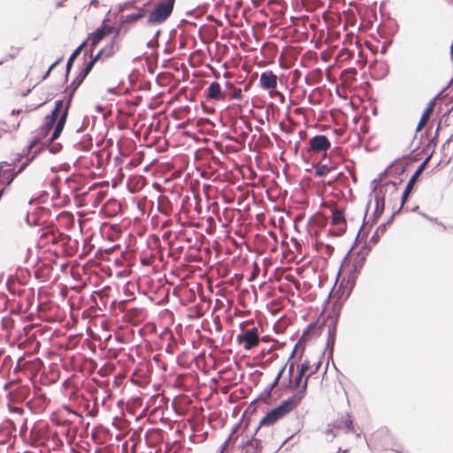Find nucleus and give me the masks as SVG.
I'll return each mask as SVG.
<instances>
[{
    "label": "nucleus",
    "instance_id": "nucleus-1",
    "mask_svg": "<svg viewBox=\"0 0 453 453\" xmlns=\"http://www.w3.org/2000/svg\"><path fill=\"white\" fill-rule=\"evenodd\" d=\"M175 0H163L155 5L146 20V25L154 26L164 23L173 13Z\"/></svg>",
    "mask_w": 453,
    "mask_h": 453
},
{
    "label": "nucleus",
    "instance_id": "nucleus-2",
    "mask_svg": "<svg viewBox=\"0 0 453 453\" xmlns=\"http://www.w3.org/2000/svg\"><path fill=\"white\" fill-rule=\"evenodd\" d=\"M72 106V101L70 100V96H63L54 102V107L44 117V120H46L47 124H55L58 119H63V122H67L69 111Z\"/></svg>",
    "mask_w": 453,
    "mask_h": 453
},
{
    "label": "nucleus",
    "instance_id": "nucleus-3",
    "mask_svg": "<svg viewBox=\"0 0 453 453\" xmlns=\"http://www.w3.org/2000/svg\"><path fill=\"white\" fill-rule=\"evenodd\" d=\"M120 29L121 26L115 27L102 24L100 27H96L93 32L88 34V37L85 39L87 40V42L89 41L88 50L94 51L104 37H105L111 33H114L115 35L119 34Z\"/></svg>",
    "mask_w": 453,
    "mask_h": 453
},
{
    "label": "nucleus",
    "instance_id": "nucleus-4",
    "mask_svg": "<svg viewBox=\"0 0 453 453\" xmlns=\"http://www.w3.org/2000/svg\"><path fill=\"white\" fill-rule=\"evenodd\" d=\"M331 147V142L325 134H316L309 140L308 146L302 150L301 156L307 162V155L311 151L326 152Z\"/></svg>",
    "mask_w": 453,
    "mask_h": 453
},
{
    "label": "nucleus",
    "instance_id": "nucleus-5",
    "mask_svg": "<svg viewBox=\"0 0 453 453\" xmlns=\"http://www.w3.org/2000/svg\"><path fill=\"white\" fill-rule=\"evenodd\" d=\"M331 224L335 227V230H328L327 235L341 236L345 234L347 226L343 208H336L331 211Z\"/></svg>",
    "mask_w": 453,
    "mask_h": 453
},
{
    "label": "nucleus",
    "instance_id": "nucleus-6",
    "mask_svg": "<svg viewBox=\"0 0 453 453\" xmlns=\"http://www.w3.org/2000/svg\"><path fill=\"white\" fill-rule=\"evenodd\" d=\"M48 403L46 395L40 388H35L34 396L27 402V407L34 413H42Z\"/></svg>",
    "mask_w": 453,
    "mask_h": 453
},
{
    "label": "nucleus",
    "instance_id": "nucleus-7",
    "mask_svg": "<svg viewBox=\"0 0 453 453\" xmlns=\"http://www.w3.org/2000/svg\"><path fill=\"white\" fill-rule=\"evenodd\" d=\"M236 341L239 343H243V348L245 350H250L252 348L257 346L259 343L257 328L254 326L239 334L236 337Z\"/></svg>",
    "mask_w": 453,
    "mask_h": 453
},
{
    "label": "nucleus",
    "instance_id": "nucleus-8",
    "mask_svg": "<svg viewBox=\"0 0 453 453\" xmlns=\"http://www.w3.org/2000/svg\"><path fill=\"white\" fill-rule=\"evenodd\" d=\"M337 319H332L330 323L327 326V339H326V349H327V362H329L330 359H333L334 355V344L336 342V335H337ZM328 363H326V369H327ZM326 372V370H325L324 373Z\"/></svg>",
    "mask_w": 453,
    "mask_h": 453
},
{
    "label": "nucleus",
    "instance_id": "nucleus-9",
    "mask_svg": "<svg viewBox=\"0 0 453 453\" xmlns=\"http://www.w3.org/2000/svg\"><path fill=\"white\" fill-rule=\"evenodd\" d=\"M343 286L342 284L339 285V288L334 293V298L335 299L331 306V311L328 313L326 319H337V322H339L340 315L342 308L347 299H343Z\"/></svg>",
    "mask_w": 453,
    "mask_h": 453
},
{
    "label": "nucleus",
    "instance_id": "nucleus-10",
    "mask_svg": "<svg viewBox=\"0 0 453 453\" xmlns=\"http://www.w3.org/2000/svg\"><path fill=\"white\" fill-rule=\"evenodd\" d=\"M372 203V198H369V200L366 203L365 210V216L363 220V228L364 229H370L377 224L379 219L381 217V215L384 213L385 208H382L380 205H374V210L372 214L371 215L370 219L368 220H365L366 216L368 214V211L370 210Z\"/></svg>",
    "mask_w": 453,
    "mask_h": 453
},
{
    "label": "nucleus",
    "instance_id": "nucleus-11",
    "mask_svg": "<svg viewBox=\"0 0 453 453\" xmlns=\"http://www.w3.org/2000/svg\"><path fill=\"white\" fill-rule=\"evenodd\" d=\"M370 234V229H364L363 226L359 228L357 234L355 238L354 243L351 247V250L357 244L358 242L365 241V243L360 248V250L357 251V253L364 255L365 257H368L370 251L372 250L374 244L372 242H370V240L367 241V237Z\"/></svg>",
    "mask_w": 453,
    "mask_h": 453
},
{
    "label": "nucleus",
    "instance_id": "nucleus-12",
    "mask_svg": "<svg viewBox=\"0 0 453 453\" xmlns=\"http://www.w3.org/2000/svg\"><path fill=\"white\" fill-rule=\"evenodd\" d=\"M285 416L280 412V409L275 406L274 408L269 410L265 415L260 419L258 425L257 426V431L263 426H271L277 423L280 419L283 418Z\"/></svg>",
    "mask_w": 453,
    "mask_h": 453
},
{
    "label": "nucleus",
    "instance_id": "nucleus-13",
    "mask_svg": "<svg viewBox=\"0 0 453 453\" xmlns=\"http://www.w3.org/2000/svg\"><path fill=\"white\" fill-rule=\"evenodd\" d=\"M326 319H324L321 323L318 321L311 322L303 330L299 342H308L313 337H318L321 334L325 326Z\"/></svg>",
    "mask_w": 453,
    "mask_h": 453
},
{
    "label": "nucleus",
    "instance_id": "nucleus-14",
    "mask_svg": "<svg viewBox=\"0 0 453 453\" xmlns=\"http://www.w3.org/2000/svg\"><path fill=\"white\" fill-rule=\"evenodd\" d=\"M12 167L7 161L0 162V186L9 189L11 184L16 179L15 173H12Z\"/></svg>",
    "mask_w": 453,
    "mask_h": 453
},
{
    "label": "nucleus",
    "instance_id": "nucleus-15",
    "mask_svg": "<svg viewBox=\"0 0 453 453\" xmlns=\"http://www.w3.org/2000/svg\"><path fill=\"white\" fill-rule=\"evenodd\" d=\"M277 75L271 70L261 73L259 77V87L264 90L273 89L277 87Z\"/></svg>",
    "mask_w": 453,
    "mask_h": 453
},
{
    "label": "nucleus",
    "instance_id": "nucleus-16",
    "mask_svg": "<svg viewBox=\"0 0 453 453\" xmlns=\"http://www.w3.org/2000/svg\"><path fill=\"white\" fill-rule=\"evenodd\" d=\"M302 399L296 395L293 394L291 396L287 399L282 400L277 407L280 409V412L284 416L288 415L291 411L296 408L301 403Z\"/></svg>",
    "mask_w": 453,
    "mask_h": 453
},
{
    "label": "nucleus",
    "instance_id": "nucleus-17",
    "mask_svg": "<svg viewBox=\"0 0 453 453\" xmlns=\"http://www.w3.org/2000/svg\"><path fill=\"white\" fill-rule=\"evenodd\" d=\"M423 173L421 167H417V169L414 171L411 178L409 179L403 193L401 196V203H400V209H403L405 203L408 200L409 195L411 193L413 189L414 183L418 177Z\"/></svg>",
    "mask_w": 453,
    "mask_h": 453
},
{
    "label": "nucleus",
    "instance_id": "nucleus-18",
    "mask_svg": "<svg viewBox=\"0 0 453 453\" xmlns=\"http://www.w3.org/2000/svg\"><path fill=\"white\" fill-rule=\"evenodd\" d=\"M204 96L207 101L220 100L224 98L225 93L222 91L221 86L218 81H212L204 90Z\"/></svg>",
    "mask_w": 453,
    "mask_h": 453
},
{
    "label": "nucleus",
    "instance_id": "nucleus-19",
    "mask_svg": "<svg viewBox=\"0 0 453 453\" xmlns=\"http://www.w3.org/2000/svg\"><path fill=\"white\" fill-rule=\"evenodd\" d=\"M332 426L334 428L344 430L345 434L356 433L353 425V419L349 413H347L346 416H342L341 418H337L332 424Z\"/></svg>",
    "mask_w": 453,
    "mask_h": 453
},
{
    "label": "nucleus",
    "instance_id": "nucleus-20",
    "mask_svg": "<svg viewBox=\"0 0 453 453\" xmlns=\"http://www.w3.org/2000/svg\"><path fill=\"white\" fill-rule=\"evenodd\" d=\"M358 278V275L351 273V272H349L348 273V275L346 277H343L342 282L340 284H342L343 286V296L342 298L343 299H348L349 297V296L351 295L355 286H356V283H357V280Z\"/></svg>",
    "mask_w": 453,
    "mask_h": 453
},
{
    "label": "nucleus",
    "instance_id": "nucleus-21",
    "mask_svg": "<svg viewBox=\"0 0 453 453\" xmlns=\"http://www.w3.org/2000/svg\"><path fill=\"white\" fill-rule=\"evenodd\" d=\"M401 210L402 209H400V207H399L396 211H395L391 214V216L389 217V219L386 222L380 224L377 227V229L375 230V232L373 233V234L370 238V242H372V244H377L379 242L381 235L386 232L387 226L388 225H390L394 221L395 217L400 212Z\"/></svg>",
    "mask_w": 453,
    "mask_h": 453
},
{
    "label": "nucleus",
    "instance_id": "nucleus-22",
    "mask_svg": "<svg viewBox=\"0 0 453 453\" xmlns=\"http://www.w3.org/2000/svg\"><path fill=\"white\" fill-rule=\"evenodd\" d=\"M86 45L87 40H84L69 56L65 65V82H67L73 64Z\"/></svg>",
    "mask_w": 453,
    "mask_h": 453
},
{
    "label": "nucleus",
    "instance_id": "nucleus-23",
    "mask_svg": "<svg viewBox=\"0 0 453 453\" xmlns=\"http://www.w3.org/2000/svg\"><path fill=\"white\" fill-rule=\"evenodd\" d=\"M150 4V2L148 1V2L144 3L142 7H137L136 6V8H134V9L137 12H134V13L127 14L125 17H122L121 24L123 25L124 23L135 22L138 19L145 17V15L147 14L146 7L149 6Z\"/></svg>",
    "mask_w": 453,
    "mask_h": 453
},
{
    "label": "nucleus",
    "instance_id": "nucleus-24",
    "mask_svg": "<svg viewBox=\"0 0 453 453\" xmlns=\"http://www.w3.org/2000/svg\"><path fill=\"white\" fill-rule=\"evenodd\" d=\"M258 431L255 429L250 438L246 440L248 444L247 449L243 450V453H260L263 449L262 441L256 438Z\"/></svg>",
    "mask_w": 453,
    "mask_h": 453
},
{
    "label": "nucleus",
    "instance_id": "nucleus-25",
    "mask_svg": "<svg viewBox=\"0 0 453 453\" xmlns=\"http://www.w3.org/2000/svg\"><path fill=\"white\" fill-rule=\"evenodd\" d=\"M85 79L86 77L84 75L81 76V73H79L78 75L70 83V85L64 89V93H65V96H70V100L73 102L76 90L82 84Z\"/></svg>",
    "mask_w": 453,
    "mask_h": 453
},
{
    "label": "nucleus",
    "instance_id": "nucleus-26",
    "mask_svg": "<svg viewBox=\"0 0 453 453\" xmlns=\"http://www.w3.org/2000/svg\"><path fill=\"white\" fill-rule=\"evenodd\" d=\"M118 37L119 34L114 35L111 41L104 47L102 48L105 58H110L113 57V55L119 50V46L117 42Z\"/></svg>",
    "mask_w": 453,
    "mask_h": 453
},
{
    "label": "nucleus",
    "instance_id": "nucleus-27",
    "mask_svg": "<svg viewBox=\"0 0 453 453\" xmlns=\"http://www.w3.org/2000/svg\"><path fill=\"white\" fill-rule=\"evenodd\" d=\"M66 122H63V119H58L57 122L54 124L52 127V133L50 135V137L46 140L47 144L52 143L53 142L57 141L61 134L63 133V130L65 127Z\"/></svg>",
    "mask_w": 453,
    "mask_h": 453
},
{
    "label": "nucleus",
    "instance_id": "nucleus-28",
    "mask_svg": "<svg viewBox=\"0 0 453 453\" xmlns=\"http://www.w3.org/2000/svg\"><path fill=\"white\" fill-rule=\"evenodd\" d=\"M63 150V144L61 142H58L57 141L52 143L47 144V141L42 142L40 146L36 149L39 150V153L48 150L50 154H58Z\"/></svg>",
    "mask_w": 453,
    "mask_h": 453
},
{
    "label": "nucleus",
    "instance_id": "nucleus-29",
    "mask_svg": "<svg viewBox=\"0 0 453 453\" xmlns=\"http://www.w3.org/2000/svg\"><path fill=\"white\" fill-rule=\"evenodd\" d=\"M93 52L94 51L89 50L87 49L85 50L84 54H83V57H82L83 66H82V68L80 71V73H81V76L84 75L85 77H87L89 74V73L92 71V69L94 68V66L96 65L93 62V60H91L90 58H89V60H88V56H91Z\"/></svg>",
    "mask_w": 453,
    "mask_h": 453
},
{
    "label": "nucleus",
    "instance_id": "nucleus-30",
    "mask_svg": "<svg viewBox=\"0 0 453 453\" xmlns=\"http://www.w3.org/2000/svg\"><path fill=\"white\" fill-rule=\"evenodd\" d=\"M53 126L54 125L50 123L47 124L46 120L43 119L42 125L38 127V129H36L35 135L42 141V142L43 140L49 137Z\"/></svg>",
    "mask_w": 453,
    "mask_h": 453
},
{
    "label": "nucleus",
    "instance_id": "nucleus-31",
    "mask_svg": "<svg viewBox=\"0 0 453 453\" xmlns=\"http://www.w3.org/2000/svg\"><path fill=\"white\" fill-rule=\"evenodd\" d=\"M388 190L386 186L381 187V188L378 189L376 192L370 193V198L373 197L376 205H380L382 208H385V196Z\"/></svg>",
    "mask_w": 453,
    "mask_h": 453
},
{
    "label": "nucleus",
    "instance_id": "nucleus-32",
    "mask_svg": "<svg viewBox=\"0 0 453 453\" xmlns=\"http://www.w3.org/2000/svg\"><path fill=\"white\" fill-rule=\"evenodd\" d=\"M309 379L310 378H307V375H306L304 377V380H302V382L300 383V386H298L296 388V389H297L296 392H295V394H296L302 400L305 397V395L307 394Z\"/></svg>",
    "mask_w": 453,
    "mask_h": 453
},
{
    "label": "nucleus",
    "instance_id": "nucleus-33",
    "mask_svg": "<svg viewBox=\"0 0 453 453\" xmlns=\"http://www.w3.org/2000/svg\"><path fill=\"white\" fill-rule=\"evenodd\" d=\"M275 387L272 386V383H270L259 395L253 401L256 402L257 400L259 401H266L269 399L272 395V392Z\"/></svg>",
    "mask_w": 453,
    "mask_h": 453
},
{
    "label": "nucleus",
    "instance_id": "nucleus-34",
    "mask_svg": "<svg viewBox=\"0 0 453 453\" xmlns=\"http://www.w3.org/2000/svg\"><path fill=\"white\" fill-rule=\"evenodd\" d=\"M435 106V98H432L426 104V108L423 110V112L421 114L422 119H428L430 114L434 111Z\"/></svg>",
    "mask_w": 453,
    "mask_h": 453
},
{
    "label": "nucleus",
    "instance_id": "nucleus-35",
    "mask_svg": "<svg viewBox=\"0 0 453 453\" xmlns=\"http://www.w3.org/2000/svg\"><path fill=\"white\" fill-rule=\"evenodd\" d=\"M12 423L11 421H6L5 423L2 424L0 426V434H3L5 438L9 437L12 433Z\"/></svg>",
    "mask_w": 453,
    "mask_h": 453
},
{
    "label": "nucleus",
    "instance_id": "nucleus-36",
    "mask_svg": "<svg viewBox=\"0 0 453 453\" xmlns=\"http://www.w3.org/2000/svg\"><path fill=\"white\" fill-rule=\"evenodd\" d=\"M288 363H289V359H288L287 363L278 371L274 380L271 382L273 387H276L279 384L280 379L283 376V373H284L286 368L288 367Z\"/></svg>",
    "mask_w": 453,
    "mask_h": 453
},
{
    "label": "nucleus",
    "instance_id": "nucleus-37",
    "mask_svg": "<svg viewBox=\"0 0 453 453\" xmlns=\"http://www.w3.org/2000/svg\"><path fill=\"white\" fill-rule=\"evenodd\" d=\"M63 58L64 57H60L58 58L56 61H54L48 68V70L44 73V74L42 75L41 81H44L45 79H47L50 73V72L55 69L62 61H63Z\"/></svg>",
    "mask_w": 453,
    "mask_h": 453
},
{
    "label": "nucleus",
    "instance_id": "nucleus-38",
    "mask_svg": "<svg viewBox=\"0 0 453 453\" xmlns=\"http://www.w3.org/2000/svg\"><path fill=\"white\" fill-rule=\"evenodd\" d=\"M384 186H385V181H383V180L377 179V178L373 179L371 181V188H372L371 193L376 192L378 189L381 188V187H384Z\"/></svg>",
    "mask_w": 453,
    "mask_h": 453
},
{
    "label": "nucleus",
    "instance_id": "nucleus-39",
    "mask_svg": "<svg viewBox=\"0 0 453 453\" xmlns=\"http://www.w3.org/2000/svg\"><path fill=\"white\" fill-rule=\"evenodd\" d=\"M39 154V150H35L31 156H27L24 161H21L19 165L26 170V168L31 164V162L35 158V157Z\"/></svg>",
    "mask_w": 453,
    "mask_h": 453
},
{
    "label": "nucleus",
    "instance_id": "nucleus-40",
    "mask_svg": "<svg viewBox=\"0 0 453 453\" xmlns=\"http://www.w3.org/2000/svg\"><path fill=\"white\" fill-rule=\"evenodd\" d=\"M39 154V150H35L31 156H27L24 161H21L19 165L26 170V168L31 164V162L35 158V157Z\"/></svg>",
    "mask_w": 453,
    "mask_h": 453
},
{
    "label": "nucleus",
    "instance_id": "nucleus-41",
    "mask_svg": "<svg viewBox=\"0 0 453 453\" xmlns=\"http://www.w3.org/2000/svg\"><path fill=\"white\" fill-rule=\"evenodd\" d=\"M24 153H17L14 155V157L11 159L10 162L7 161L8 165L10 167L17 166L19 163H20L24 158Z\"/></svg>",
    "mask_w": 453,
    "mask_h": 453
},
{
    "label": "nucleus",
    "instance_id": "nucleus-42",
    "mask_svg": "<svg viewBox=\"0 0 453 453\" xmlns=\"http://www.w3.org/2000/svg\"><path fill=\"white\" fill-rule=\"evenodd\" d=\"M139 0H128L123 4H120L119 5V12H122L124 9H134V8H136V5L135 4L138 2Z\"/></svg>",
    "mask_w": 453,
    "mask_h": 453
},
{
    "label": "nucleus",
    "instance_id": "nucleus-43",
    "mask_svg": "<svg viewBox=\"0 0 453 453\" xmlns=\"http://www.w3.org/2000/svg\"><path fill=\"white\" fill-rule=\"evenodd\" d=\"M399 159L395 160L389 166H391V170L395 172V174H402L405 171V167L403 165H400L397 164Z\"/></svg>",
    "mask_w": 453,
    "mask_h": 453
},
{
    "label": "nucleus",
    "instance_id": "nucleus-44",
    "mask_svg": "<svg viewBox=\"0 0 453 453\" xmlns=\"http://www.w3.org/2000/svg\"><path fill=\"white\" fill-rule=\"evenodd\" d=\"M325 351L324 350L320 356V358L318 362H316L314 365H313V368L312 370H311V372L307 374V378H311L312 375H314L316 372H319V368H320V365H321V358L324 357L325 355Z\"/></svg>",
    "mask_w": 453,
    "mask_h": 453
},
{
    "label": "nucleus",
    "instance_id": "nucleus-45",
    "mask_svg": "<svg viewBox=\"0 0 453 453\" xmlns=\"http://www.w3.org/2000/svg\"><path fill=\"white\" fill-rule=\"evenodd\" d=\"M241 423H242V419H240L233 427H232V430H231V433L230 434L228 435V438L232 439L234 441V442L237 440L238 438V435H236L235 434L237 433V431L239 430L240 426H241Z\"/></svg>",
    "mask_w": 453,
    "mask_h": 453
},
{
    "label": "nucleus",
    "instance_id": "nucleus-46",
    "mask_svg": "<svg viewBox=\"0 0 453 453\" xmlns=\"http://www.w3.org/2000/svg\"><path fill=\"white\" fill-rule=\"evenodd\" d=\"M311 367V362L306 359L300 365L297 366L296 371L304 375L305 372H307Z\"/></svg>",
    "mask_w": 453,
    "mask_h": 453
},
{
    "label": "nucleus",
    "instance_id": "nucleus-47",
    "mask_svg": "<svg viewBox=\"0 0 453 453\" xmlns=\"http://www.w3.org/2000/svg\"><path fill=\"white\" fill-rule=\"evenodd\" d=\"M327 173V166L326 165H320L315 170V176L323 177L326 176Z\"/></svg>",
    "mask_w": 453,
    "mask_h": 453
},
{
    "label": "nucleus",
    "instance_id": "nucleus-48",
    "mask_svg": "<svg viewBox=\"0 0 453 453\" xmlns=\"http://www.w3.org/2000/svg\"><path fill=\"white\" fill-rule=\"evenodd\" d=\"M351 250H352L350 249V250L348 251V253L345 255V257H344V258H343V260H342V265H341V266H340V269H339V271H338V273H337V278H336V280H337L339 279V277H340V274H341V273H342V267H343V266H345V265H349L350 261H349V254H350V251H351Z\"/></svg>",
    "mask_w": 453,
    "mask_h": 453
},
{
    "label": "nucleus",
    "instance_id": "nucleus-49",
    "mask_svg": "<svg viewBox=\"0 0 453 453\" xmlns=\"http://www.w3.org/2000/svg\"><path fill=\"white\" fill-rule=\"evenodd\" d=\"M281 387L285 389H291L294 390L295 388L293 386V378L287 377L286 380H283L281 381Z\"/></svg>",
    "mask_w": 453,
    "mask_h": 453
},
{
    "label": "nucleus",
    "instance_id": "nucleus-50",
    "mask_svg": "<svg viewBox=\"0 0 453 453\" xmlns=\"http://www.w3.org/2000/svg\"><path fill=\"white\" fill-rule=\"evenodd\" d=\"M398 185H399V183H397L394 180L385 181V186L388 189V188H392V191H391L390 195L395 194L397 192Z\"/></svg>",
    "mask_w": 453,
    "mask_h": 453
},
{
    "label": "nucleus",
    "instance_id": "nucleus-51",
    "mask_svg": "<svg viewBox=\"0 0 453 453\" xmlns=\"http://www.w3.org/2000/svg\"><path fill=\"white\" fill-rule=\"evenodd\" d=\"M365 260L366 257L364 255L357 252L352 263L364 266Z\"/></svg>",
    "mask_w": 453,
    "mask_h": 453
},
{
    "label": "nucleus",
    "instance_id": "nucleus-52",
    "mask_svg": "<svg viewBox=\"0 0 453 453\" xmlns=\"http://www.w3.org/2000/svg\"><path fill=\"white\" fill-rule=\"evenodd\" d=\"M303 374H302L301 372L296 371V376L295 377L293 376V386H294L295 389H296V388L298 386H300V383L303 380Z\"/></svg>",
    "mask_w": 453,
    "mask_h": 453
},
{
    "label": "nucleus",
    "instance_id": "nucleus-53",
    "mask_svg": "<svg viewBox=\"0 0 453 453\" xmlns=\"http://www.w3.org/2000/svg\"><path fill=\"white\" fill-rule=\"evenodd\" d=\"M446 105H450V107L442 114V118L449 119V114L453 111V96L449 98Z\"/></svg>",
    "mask_w": 453,
    "mask_h": 453
},
{
    "label": "nucleus",
    "instance_id": "nucleus-54",
    "mask_svg": "<svg viewBox=\"0 0 453 453\" xmlns=\"http://www.w3.org/2000/svg\"><path fill=\"white\" fill-rule=\"evenodd\" d=\"M230 97L234 99H241L242 97V89L234 86L233 88V92L231 93Z\"/></svg>",
    "mask_w": 453,
    "mask_h": 453
},
{
    "label": "nucleus",
    "instance_id": "nucleus-55",
    "mask_svg": "<svg viewBox=\"0 0 453 453\" xmlns=\"http://www.w3.org/2000/svg\"><path fill=\"white\" fill-rule=\"evenodd\" d=\"M103 57H104V53L102 49H100L96 54L94 55L93 52L91 56H88V58L93 60L95 64Z\"/></svg>",
    "mask_w": 453,
    "mask_h": 453
},
{
    "label": "nucleus",
    "instance_id": "nucleus-56",
    "mask_svg": "<svg viewBox=\"0 0 453 453\" xmlns=\"http://www.w3.org/2000/svg\"><path fill=\"white\" fill-rule=\"evenodd\" d=\"M434 152V150H433L420 163V165L418 166V167H421L422 168V171H424L428 164V162L430 161L433 154Z\"/></svg>",
    "mask_w": 453,
    "mask_h": 453
},
{
    "label": "nucleus",
    "instance_id": "nucleus-57",
    "mask_svg": "<svg viewBox=\"0 0 453 453\" xmlns=\"http://www.w3.org/2000/svg\"><path fill=\"white\" fill-rule=\"evenodd\" d=\"M439 135L434 134V135L428 141L426 147H433L434 149L437 145Z\"/></svg>",
    "mask_w": 453,
    "mask_h": 453
},
{
    "label": "nucleus",
    "instance_id": "nucleus-58",
    "mask_svg": "<svg viewBox=\"0 0 453 453\" xmlns=\"http://www.w3.org/2000/svg\"><path fill=\"white\" fill-rule=\"evenodd\" d=\"M187 15L193 16L194 18L197 19L203 15V12L200 10H198V8H195L194 10L188 12Z\"/></svg>",
    "mask_w": 453,
    "mask_h": 453
},
{
    "label": "nucleus",
    "instance_id": "nucleus-59",
    "mask_svg": "<svg viewBox=\"0 0 453 453\" xmlns=\"http://www.w3.org/2000/svg\"><path fill=\"white\" fill-rule=\"evenodd\" d=\"M19 50V49H15L14 52L7 54L4 59L0 60V65H2L4 62L7 61L8 58H14L17 56Z\"/></svg>",
    "mask_w": 453,
    "mask_h": 453
},
{
    "label": "nucleus",
    "instance_id": "nucleus-60",
    "mask_svg": "<svg viewBox=\"0 0 453 453\" xmlns=\"http://www.w3.org/2000/svg\"><path fill=\"white\" fill-rule=\"evenodd\" d=\"M362 268H363L362 265L352 263V268L350 269L349 272H351L357 275H359Z\"/></svg>",
    "mask_w": 453,
    "mask_h": 453
},
{
    "label": "nucleus",
    "instance_id": "nucleus-61",
    "mask_svg": "<svg viewBox=\"0 0 453 453\" xmlns=\"http://www.w3.org/2000/svg\"><path fill=\"white\" fill-rule=\"evenodd\" d=\"M362 268H363L362 265L352 263V268L350 269L349 272H351L357 275H359Z\"/></svg>",
    "mask_w": 453,
    "mask_h": 453
},
{
    "label": "nucleus",
    "instance_id": "nucleus-62",
    "mask_svg": "<svg viewBox=\"0 0 453 453\" xmlns=\"http://www.w3.org/2000/svg\"><path fill=\"white\" fill-rule=\"evenodd\" d=\"M295 365H296V363L295 362H291L289 360V363L288 365V377L293 378Z\"/></svg>",
    "mask_w": 453,
    "mask_h": 453
},
{
    "label": "nucleus",
    "instance_id": "nucleus-63",
    "mask_svg": "<svg viewBox=\"0 0 453 453\" xmlns=\"http://www.w3.org/2000/svg\"><path fill=\"white\" fill-rule=\"evenodd\" d=\"M147 47L150 49H155L158 47V42L152 38L147 42Z\"/></svg>",
    "mask_w": 453,
    "mask_h": 453
},
{
    "label": "nucleus",
    "instance_id": "nucleus-64",
    "mask_svg": "<svg viewBox=\"0 0 453 453\" xmlns=\"http://www.w3.org/2000/svg\"><path fill=\"white\" fill-rule=\"evenodd\" d=\"M11 171H12V173H15V177H17L21 173H23L25 171V169H23L22 166L19 165L18 167L12 166Z\"/></svg>",
    "mask_w": 453,
    "mask_h": 453
}]
</instances>
